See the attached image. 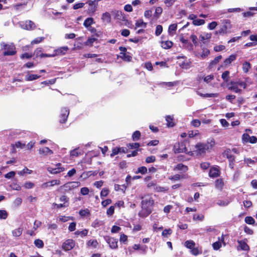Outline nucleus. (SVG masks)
Here are the masks:
<instances>
[{
	"instance_id": "79ce46f5",
	"label": "nucleus",
	"mask_w": 257,
	"mask_h": 257,
	"mask_svg": "<svg viewBox=\"0 0 257 257\" xmlns=\"http://www.w3.org/2000/svg\"><path fill=\"white\" fill-rule=\"evenodd\" d=\"M163 27L161 25H157L156 27L155 34L156 36H159L162 32Z\"/></svg>"
},
{
	"instance_id": "c03bdc74",
	"label": "nucleus",
	"mask_w": 257,
	"mask_h": 257,
	"mask_svg": "<svg viewBox=\"0 0 257 257\" xmlns=\"http://www.w3.org/2000/svg\"><path fill=\"white\" fill-rule=\"evenodd\" d=\"M250 136L247 134H244L242 136V139L243 142L248 143L249 141Z\"/></svg>"
},
{
	"instance_id": "09e8293b",
	"label": "nucleus",
	"mask_w": 257,
	"mask_h": 257,
	"mask_svg": "<svg viewBox=\"0 0 257 257\" xmlns=\"http://www.w3.org/2000/svg\"><path fill=\"white\" fill-rule=\"evenodd\" d=\"M32 172V170H29L28 168H25L22 171H20L18 174L20 175H23L26 173L31 174Z\"/></svg>"
},
{
	"instance_id": "58836bf2",
	"label": "nucleus",
	"mask_w": 257,
	"mask_h": 257,
	"mask_svg": "<svg viewBox=\"0 0 257 257\" xmlns=\"http://www.w3.org/2000/svg\"><path fill=\"white\" fill-rule=\"evenodd\" d=\"M229 203V201L228 200H218L217 201V204L219 206H227Z\"/></svg>"
},
{
	"instance_id": "cd10ccee",
	"label": "nucleus",
	"mask_w": 257,
	"mask_h": 257,
	"mask_svg": "<svg viewBox=\"0 0 257 257\" xmlns=\"http://www.w3.org/2000/svg\"><path fill=\"white\" fill-rule=\"evenodd\" d=\"M141 137V133L139 131H135L132 135V139L134 141H138Z\"/></svg>"
},
{
	"instance_id": "603ef678",
	"label": "nucleus",
	"mask_w": 257,
	"mask_h": 257,
	"mask_svg": "<svg viewBox=\"0 0 257 257\" xmlns=\"http://www.w3.org/2000/svg\"><path fill=\"white\" fill-rule=\"evenodd\" d=\"M210 166V163L208 162H203L200 164V167L203 170L207 169Z\"/></svg>"
},
{
	"instance_id": "4c0bfd02",
	"label": "nucleus",
	"mask_w": 257,
	"mask_h": 257,
	"mask_svg": "<svg viewBox=\"0 0 257 257\" xmlns=\"http://www.w3.org/2000/svg\"><path fill=\"white\" fill-rule=\"evenodd\" d=\"M60 181L58 180H53L48 182L45 183V184L49 185V186H53L55 185H59Z\"/></svg>"
},
{
	"instance_id": "3c124183",
	"label": "nucleus",
	"mask_w": 257,
	"mask_h": 257,
	"mask_svg": "<svg viewBox=\"0 0 257 257\" xmlns=\"http://www.w3.org/2000/svg\"><path fill=\"white\" fill-rule=\"evenodd\" d=\"M15 174H16L15 172L11 171V172L8 173L7 174H6L5 175V178H6L7 179H10V178L14 177L15 176Z\"/></svg>"
},
{
	"instance_id": "20e7f679",
	"label": "nucleus",
	"mask_w": 257,
	"mask_h": 257,
	"mask_svg": "<svg viewBox=\"0 0 257 257\" xmlns=\"http://www.w3.org/2000/svg\"><path fill=\"white\" fill-rule=\"evenodd\" d=\"M187 151V149L183 143H177L174 146V151L175 153L186 152Z\"/></svg>"
},
{
	"instance_id": "69168bd1",
	"label": "nucleus",
	"mask_w": 257,
	"mask_h": 257,
	"mask_svg": "<svg viewBox=\"0 0 257 257\" xmlns=\"http://www.w3.org/2000/svg\"><path fill=\"white\" fill-rule=\"evenodd\" d=\"M111 203V200L110 199H106L105 200H103L101 202V204L103 207H106L108 205L110 204Z\"/></svg>"
},
{
	"instance_id": "7ed1b4c3",
	"label": "nucleus",
	"mask_w": 257,
	"mask_h": 257,
	"mask_svg": "<svg viewBox=\"0 0 257 257\" xmlns=\"http://www.w3.org/2000/svg\"><path fill=\"white\" fill-rule=\"evenodd\" d=\"M4 49L6 50L4 52V56H12L16 53L15 50V46L13 44L11 45H5Z\"/></svg>"
},
{
	"instance_id": "f704fd0d",
	"label": "nucleus",
	"mask_w": 257,
	"mask_h": 257,
	"mask_svg": "<svg viewBox=\"0 0 257 257\" xmlns=\"http://www.w3.org/2000/svg\"><path fill=\"white\" fill-rule=\"evenodd\" d=\"M185 244L186 246L190 249L193 248L195 246V242L193 240H187Z\"/></svg>"
},
{
	"instance_id": "6e6d98bb",
	"label": "nucleus",
	"mask_w": 257,
	"mask_h": 257,
	"mask_svg": "<svg viewBox=\"0 0 257 257\" xmlns=\"http://www.w3.org/2000/svg\"><path fill=\"white\" fill-rule=\"evenodd\" d=\"M214 249L217 250L221 247V243L219 241H216L212 244Z\"/></svg>"
},
{
	"instance_id": "0eeeda50",
	"label": "nucleus",
	"mask_w": 257,
	"mask_h": 257,
	"mask_svg": "<svg viewBox=\"0 0 257 257\" xmlns=\"http://www.w3.org/2000/svg\"><path fill=\"white\" fill-rule=\"evenodd\" d=\"M69 114V110L67 108H63L61 110L60 122L65 123Z\"/></svg>"
},
{
	"instance_id": "a878e982",
	"label": "nucleus",
	"mask_w": 257,
	"mask_h": 257,
	"mask_svg": "<svg viewBox=\"0 0 257 257\" xmlns=\"http://www.w3.org/2000/svg\"><path fill=\"white\" fill-rule=\"evenodd\" d=\"M93 23V19L92 18H87L84 22L83 25L88 28Z\"/></svg>"
},
{
	"instance_id": "5fc2aeb1",
	"label": "nucleus",
	"mask_w": 257,
	"mask_h": 257,
	"mask_svg": "<svg viewBox=\"0 0 257 257\" xmlns=\"http://www.w3.org/2000/svg\"><path fill=\"white\" fill-rule=\"evenodd\" d=\"M44 37H38V38H37L35 40H33L31 42V44H38V43H40L41 42H42L44 40Z\"/></svg>"
},
{
	"instance_id": "ddd939ff",
	"label": "nucleus",
	"mask_w": 257,
	"mask_h": 257,
	"mask_svg": "<svg viewBox=\"0 0 257 257\" xmlns=\"http://www.w3.org/2000/svg\"><path fill=\"white\" fill-rule=\"evenodd\" d=\"M237 242L239 244L238 246L237 247V249H239L240 248L241 250H248L249 249V246L247 245V244L242 241V240H237Z\"/></svg>"
},
{
	"instance_id": "412c9836",
	"label": "nucleus",
	"mask_w": 257,
	"mask_h": 257,
	"mask_svg": "<svg viewBox=\"0 0 257 257\" xmlns=\"http://www.w3.org/2000/svg\"><path fill=\"white\" fill-rule=\"evenodd\" d=\"M215 185L216 188L218 189H222L223 186V182L222 179H218L215 181Z\"/></svg>"
},
{
	"instance_id": "4468645a",
	"label": "nucleus",
	"mask_w": 257,
	"mask_h": 257,
	"mask_svg": "<svg viewBox=\"0 0 257 257\" xmlns=\"http://www.w3.org/2000/svg\"><path fill=\"white\" fill-rule=\"evenodd\" d=\"M222 24L224 30H226L228 33L230 32V29H231V25L230 24V21L229 20H224L222 21Z\"/></svg>"
},
{
	"instance_id": "49530a36",
	"label": "nucleus",
	"mask_w": 257,
	"mask_h": 257,
	"mask_svg": "<svg viewBox=\"0 0 257 257\" xmlns=\"http://www.w3.org/2000/svg\"><path fill=\"white\" fill-rule=\"evenodd\" d=\"M147 172V168L146 167L143 166L140 167L138 169L137 173H140L142 174H144Z\"/></svg>"
},
{
	"instance_id": "393cba45",
	"label": "nucleus",
	"mask_w": 257,
	"mask_h": 257,
	"mask_svg": "<svg viewBox=\"0 0 257 257\" xmlns=\"http://www.w3.org/2000/svg\"><path fill=\"white\" fill-rule=\"evenodd\" d=\"M40 77V75L36 74H30L26 76V80L27 81H33L39 78Z\"/></svg>"
},
{
	"instance_id": "f8f14e48",
	"label": "nucleus",
	"mask_w": 257,
	"mask_h": 257,
	"mask_svg": "<svg viewBox=\"0 0 257 257\" xmlns=\"http://www.w3.org/2000/svg\"><path fill=\"white\" fill-rule=\"evenodd\" d=\"M220 171L215 167L211 168L209 172V176L211 178H216L219 176Z\"/></svg>"
},
{
	"instance_id": "338daca9",
	"label": "nucleus",
	"mask_w": 257,
	"mask_h": 257,
	"mask_svg": "<svg viewBox=\"0 0 257 257\" xmlns=\"http://www.w3.org/2000/svg\"><path fill=\"white\" fill-rule=\"evenodd\" d=\"M244 231L245 233L250 235L252 234L253 233V230L246 226L244 227Z\"/></svg>"
},
{
	"instance_id": "4d7b16f0",
	"label": "nucleus",
	"mask_w": 257,
	"mask_h": 257,
	"mask_svg": "<svg viewBox=\"0 0 257 257\" xmlns=\"http://www.w3.org/2000/svg\"><path fill=\"white\" fill-rule=\"evenodd\" d=\"M80 192L83 195H87L89 193V189L87 187H83L81 189Z\"/></svg>"
},
{
	"instance_id": "f257e3e1",
	"label": "nucleus",
	"mask_w": 257,
	"mask_h": 257,
	"mask_svg": "<svg viewBox=\"0 0 257 257\" xmlns=\"http://www.w3.org/2000/svg\"><path fill=\"white\" fill-rule=\"evenodd\" d=\"M142 210L139 212V216L141 217H146L152 212V207L154 201L150 196H145L142 197Z\"/></svg>"
},
{
	"instance_id": "423d86ee",
	"label": "nucleus",
	"mask_w": 257,
	"mask_h": 257,
	"mask_svg": "<svg viewBox=\"0 0 257 257\" xmlns=\"http://www.w3.org/2000/svg\"><path fill=\"white\" fill-rule=\"evenodd\" d=\"M105 240L109 244V247L112 249H116L117 248V239L109 237H104Z\"/></svg>"
},
{
	"instance_id": "5701e85b",
	"label": "nucleus",
	"mask_w": 257,
	"mask_h": 257,
	"mask_svg": "<svg viewBox=\"0 0 257 257\" xmlns=\"http://www.w3.org/2000/svg\"><path fill=\"white\" fill-rule=\"evenodd\" d=\"M221 58L222 56L221 55H219L217 57H215V59L210 63L209 67L211 68L213 67L214 65L217 64L221 59Z\"/></svg>"
},
{
	"instance_id": "72a5a7b5",
	"label": "nucleus",
	"mask_w": 257,
	"mask_h": 257,
	"mask_svg": "<svg viewBox=\"0 0 257 257\" xmlns=\"http://www.w3.org/2000/svg\"><path fill=\"white\" fill-rule=\"evenodd\" d=\"M34 244L35 245L39 247V248H42L44 246V243L43 241L39 239H37L34 241Z\"/></svg>"
},
{
	"instance_id": "9d476101",
	"label": "nucleus",
	"mask_w": 257,
	"mask_h": 257,
	"mask_svg": "<svg viewBox=\"0 0 257 257\" xmlns=\"http://www.w3.org/2000/svg\"><path fill=\"white\" fill-rule=\"evenodd\" d=\"M61 166L60 163H58L56 165V166L57 167L56 168H52V167H48L47 168V170L48 172H49L51 174H57L61 172H62L64 170V168L63 167H60Z\"/></svg>"
},
{
	"instance_id": "7c9ffc66",
	"label": "nucleus",
	"mask_w": 257,
	"mask_h": 257,
	"mask_svg": "<svg viewBox=\"0 0 257 257\" xmlns=\"http://www.w3.org/2000/svg\"><path fill=\"white\" fill-rule=\"evenodd\" d=\"M102 19L107 22H109L110 21V15L109 13L106 12L102 14Z\"/></svg>"
},
{
	"instance_id": "864d4df0",
	"label": "nucleus",
	"mask_w": 257,
	"mask_h": 257,
	"mask_svg": "<svg viewBox=\"0 0 257 257\" xmlns=\"http://www.w3.org/2000/svg\"><path fill=\"white\" fill-rule=\"evenodd\" d=\"M225 49V46L223 45L216 46L214 47V50L215 52H219Z\"/></svg>"
},
{
	"instance_id": "f03ea898",
	"label": "nucleus",
	"mask_w": 257,
	"mask_h": 257,
	"mask_svg": "<svg viewBox=\"0 0 257 257\" xmlns=\"http://www.w3.org/2000/svg\"><path fill=\"white\" fill-rule=\"evenodd\" d=\"M215 141L212 139L210 142L208 141L207 143H198L195 146V150L194 151L196 155H202L206 153V152H209L215 145Z\"/></svg>"
},
{
	"instance_id": "c85d7f7f",
	"label": "nucleus",
	"mask_w": 257,
	"mask_h": 257,
	"mask_svg": "<svg viewBox=\"0 0 257 257\" xmlns=\"http://www.w3.org/2000/svg\"><path fill=\"white\" fill-rule=\"evenodd\" d=\"M229 72L228 71H225L222 73L221 77L224 82H227L228 81L229 77Z\"/></svg>"
},
{
	"instance_id": "39448f33",
	"label": "nucleus",
	"mask_w": 257,
	"mask_h": 257,
	"mask_svg": "<svg viewBox=\"0 0 257 257\" xmlns=\"http://www.w3.org/2000/svg\"><path fill=\"white\" fill-rule=\"evenodd\" d=\"M100 0H94V1H88L86 4L89 6V8L88 9V12L89 13H94L97 9L98 6V2Z\"/></svg>"
},
{
	"instance_id": "a18cd8bd",
	"label": "nucleus",
	"mask_w": 257,
	"mask_h": 257,
	"mask_svg": "<svg viewBox=\"0 0 257 257\" xmlns=\"http://www.w3.org/2000/svg\"><path fill=\"white\" fill-rule=\"evenodd\" d=\"M155 160H156L155 157L154 156H151L148 157L146 159V162L147 163H151L154 162L155 161Z\"/></svg>"
},
{
	"instance_id": "13d9d810",
	"label": "nucleus",
	"mask_w": 257,
	"mask_h": 257,
	"mask_svg": "<svg viewBox=\"0 0 257 257\" xmlns=\"http://www.w3.org/2000/svg\"><path fill=\"white\" fill-rule=\"evenodd\" d=\"M114 211V207L113 206H111L107 210V214L108 215H111L113 214Z\"/></svg>"
},
{
	"instance_id": "bf43d9fd",
	"label": "nucleus",
	"mask_w": 257,
	"mask_h": 257,
	"mask_svg": "<svg viewBox=\"0 0 257 257\" xmlns=\"http://www.w3.org/2000/svg\"><path fill=\"white\" fill-rule=\"evenodd\" d=\"M177 25L176 24H173L170 25L169 27V32H171V31H175L177 29Z\"/></svg>"
},
{
	"instance_id": "dca6fc26",
	"label": "nucleus",
	"mask_w": 257,
	"mask_h": 257,
	"mask_svg": "<svg viewBox=\"0 0 257 257\" xmlns=\"http://www.w3.org/2000/svg\"><path fill=\"white\" fill-rule=\"evenodd\" d=\"M236 59L235 55H230L228 58L225 59L224 61V65L225 66H227L229 65L232 62L234 61Z\"/></svg>"
},
{
	"instance_id": "0e129e2a",
	"label": "nucleus",
	"mask_w": 257,
	"mask_h": 257,
	"mask_svg": "<svg viewBox=\"0 0 257 257\" xmlns=\"http://www.w3.org/2000/svg\"><path fill=\"white\" fill-rule=\"evenodd\" d=\"M172 231L171 229H166L164 230L163 231L162 233V235L163 236H166L168 234H171L172 233Z\"/></svg>"
},
{
	"instance_id": "b1692460",
	"label": "nucleus",
	"mask_w": 257,
	"mask_h": 257,
	"mask_svg": "<svg viewBox=\"0 0 257 257\" xmlns=\"http://www.w3.org/2000/svg\"><path fill=\"white\" fill-rule=\"evenodd\" d=\"M175 169L178 170H181L183 172H186L188 170V167L184 165L183 164L180 163L177 165Z\"/></svg>"
},
{
	"instance_id": "6e6552de",
	"label": "nucleus",
	"mask_w": 257,
	"mask_h": 257,
	"mask_svg": "<svg viewBox=\"0 0 257 257\" xmlns=\"http://www.w3.org/2000/svg\"><path fill=\"white\" fill-rule=\"evenodd\" d=\"M227 85L229 90L235 93H241V90L238 88L237 83L235 81H231L227 83Z\"/></svg>"
},
{
	"instance_id": "8fccbe9b",
	"label": "nucleus",
	"mask_w": 257,
	"mask_h": 257,
	"mask_svg": "<svg viewBox=\"0 0 257 257\" xmlns=\"http://www.w3.org/2000/svg\"><path fill=\"white\" fill-rule=\"evenodd\" d=\"M108 192H109V191L107 189H106V188L102 189V190H101V191L100 192L101 197L106 196L108 195Z\"/></svg>"
},
{
	"instance_id": "680f3d73",
	"label": "nucleus",
	"mask_w": 257,
	"mask_h": 257,
	"mask_svg": "<svg viewBox=\"0 0 257 257\" xmlns=\"http://www.w3.org/2000/svg\"><path fill=\"white\" fill-rule=\"evenodd\" d=\"M204 219V216L202 214L194 215L193 219L198 220L200 221L203 220Z\"/></svg>"
},
{
	"instance_id": "c9c22d12",
	"label": "nucleus",
	"mask_w": 257,
	"mask_h": 257,
	"mask_svg": "<svg viewBox=\"0 0 257 257\" xmlns=\"http://www.w3.org/2000/svg\"><path fill=\"white\" fill-rule=\"evenodd\" d=\"M8 216V212L5 210H0V219H6Z\"/></svg>"
},
{
	"instance_id": "ea45409f",
	"label": "nucleus",
	"mask_w": 257,
	"mask_h": 257,
	"mask_svg": "<svg viewBox=\"0 0 257 257\" xmlns=\"http://www.w3.org/2000/svg\"><path fill=\"white\" fill-rule=\"evenodd\" d=\"M140 146V145L138 143H130L127 145L128 148L131 149H138Z\"/></svg>"
},
{
	"instance_id": "2f4dec72",
	"label": "nucleus",
	"mask_w": 257,
	"mask_h": 257,
	"mask_svg": "<svg viewBox=\"0 0 257 257\" xmlns=\"http://www.w3.org/2000/svg\"><path fill=\"white\" fill-rule=\"evenodd\" d=\"M163 10L162 8L160 7H158L156 8L155 10V13L154 14V17L156 18H158L160 15L162 13Z\"/></svg>"
},
{
	"instance_id": "e433bc0d",
	"label": "nucleus",
	"mask_w": 257,
	"mask_h": 257,
	"mask_svg": "<svg viewBox=\"0 0 257 257\" xmlns=\"http://www.w3.org/2000/svg\"><path fill=\"white\" fill-rule=\"evenodd\" d=\"M205 21L202 19H195L193 21V24L195 26H200L203 25Z\"/></svg>"
},
{
	"instance_id": "9b49d317",
	"label": "nucleus",
	"mask_w": 257,
	"mask_h": 257,
	"mask_svg": "<svg viewBox=\"0 0 257 257\" xmlns=\"http://www.w3.org/2000/svg\"><path fill=\"white\" fill-rule=\"evenodd\" d=\"M21 27L23 29L30 30L34 29L36 26L33 22L31 21H26L24 24H21Z\"/></svg>"
},
{
	"instance_id": "e2e57ef3",
	"label": "nucleus",
	"mask_w": 257,
	"mask_h": 257,
	"mask_svg": "<svg viewBox=\"0 0 257 257\" xmlns=\"http://www.w3.org/2000/svg\"><path fill=\"white\" fill-rule=\"evenodd\" d=\"M213 78L214 76L212 75H207L204 77V81L207 83H209L213 79Z\"/></svg>"
},
{
	"instance_id": "052dcab7",
	"label": "nucleus",
	"mask_w": 257,
	"mask_h": 257,
	"mask_svg": "<svg viewBox=\"0 0 257 257\" xmlns=\"http://www.w3.org/2000/svg\"><path fill=\"white\" fill-rule=\"evenodd\" d=\"M84 5H85L84 3H83L76 4L73 6V8L74 10H77L79 8H81L83 7Z\"/></svg>"
},
{
	"instance_id": "6ab92c4d",
	"label": "nucleus",
	"mask_w": 257,
	"mask_h": 257,
	"mask_svg": "<svg viewBox=\"0 0 257 257\" xmlns=\"http://www.w3.org/2000/svg\"><path fill=\"white\" fill-rule=\"evenodd\" d=\"M173 43L170 41L162 42V47L164 49H167L172 47Z\"/></svg>"
},
{
	"instance_id": "bb28decb",
	"label": "nucleus",
	"mask_w": 257,
	"mask_h": 257,
	"mask_svg": "<svg viewBox=\"0 0 257 257\" xmlns=\"http://www.w3.org/2000/svg\"><path fill=\"white\" fill-rule=\"evenodd\" d=\"M120 57L124 61L129 62L132 59V57L125 53L120 52Z\"/></svg>"
},
{
	"instance_id": "aec40b11",
	"label": "nucleus",
	"mask_w": 257,
	"mask_h": 257,
	"mask_svg": "<svg viewBox=\"0 0 257 257\" xmlns=\"http://www.w3.org/2000/svg\"><path fill=\"white\" fill-rule=\"evenodd\" d=\"M251 68V64L248 62H245L242 64V70L244 73H247Z\"/></svg>"
},
{
	"instance_id": "a211bd4d",
	"label": "nucleus",
	"mask_w": 257,
	"mask_h": 257,
	"mask_svg": "<svg viewBox=\"0 0 257 257\" xmlns=\"http://www.w3.org/2000/svg\"><path fill=\"white\" fill-rule=\"evenodd\" d=\"M23 231V229L21 227L16 228L12 231L13 235L15 237H19L22 234Z\"/></svg>"
},
{
	"instance_id": "774afa93",
	"label": "nucleus",
	"mask_w": 257,
	"mask_h": 257,
	"mask_svg": "<svg viewBox=\"0 0 257 257\" xmlns=\"http://www.w3.org/2000/svg\"><path fill=\"white\" fill-rule=\"evenodd\" d=\"M217 24L216 22H212L208 25V28L210 30H213L217 26Z\"/></svg>"
},
{
	"instance_id": "de8ad7c7",
	"label": "nucleus",
	"mask_w": 257,
	"mask_h": 257,
	"mask_svg": "<svg viewBox=\"0 0 257 257\" xmlns=\"http://www.w3.org/2000/svg\"><path fill=\"white\" fill-rule=\"evenodd\" d=\"M211 34L207 33L205 35H200V38L201 41H204V40H207L211 38Z\"/></svg>"
},
{
	"instance_id": "a19ab883",
	"label": "nucleus",
	"mask_w": 257,
	"mask_h": 257,
	"mask_svg": "<svg viewBox=\"0 0 257 257\" xmlns=\"http://www.w3.org/2000/svg\"><path fill=\"white\" fill-rule=\"evenodd\" d=\"M98 244V242L96 240H90L87 242V245L89 246H93L96 247Z\"/></svg>"
},
{
	"instance_id": "473e14b6",
	"label": "nucleus",
	"mask_w": 257,
	"mask_h": 257,
	"mask_svg": "<svg viewBox=\"0 0 257 257\" xmlns=\"http://www.w3.org/2000/svg\"><path fill=\"white\" fill-rule=\"evenodd\" d=\"M244 221L246 223L248 224H254L255 221L251 216H247L245 218Z\"/></svg>"
},
{
	"instance_id": "2eb2a0df",
	"label": "nucleus",
	"mask_w": 257,
	"mask_h": 257,
	"mask_svg": "<svg viewBox=\"0 0 257 257\" xmlns=\"http://www.w3.org/2000/svg\"><path fill=\"white\" fill-rule=\"evenodd\" d=\"M39 153L44 155H47L48 154H52L53 151L48 147H44L39 149Z\"/></svg>"
},
{
	"instance_id": "4be33fe9",
	"label": "nucleus",
	"mask_w": 257,
	"mask_h": 257,
	"mask_svg": "<svg viewBox=\"0 0 257 257\" xmlns=\"http://www.w3.org/2000/svg\"><path fill=\"white\" fill-rule=\"evenodd\" d=\"M202 50V52L200 54V57L203 59L210 54V51L205 47L203 48Z\"/></svg>"
},
{
	"instance_id": "c756f323",
	"label": "nucleus",
	"mask_w": 257,
	"mask_h": 257,
	"mask_svg": "<svg viewBox=\"0 0 257 257\" xmlns=\"http://www.w3.org/2000/svg\"><path fill=\"white\" fill-rule=\"evenodd\" d=\"M147 24L143 22L142 20H139L136 23V26L137 27H143L146 28Z\"/></svg>"
},
{
	"instance_id": "1a4fd4ad",
	"label": "nucleus",
	"mask_w": 257,
	"mask_h": 257,
	"mask_svg": "<svg viewBox=\"0 0 257 257\" xmlns=\"http://www.w3.org/2000/svg\"><path fill=\"white\" fill-rule=\"evenodd\" d=\"M75 243L72 239H68L64 242L62 245V248L65 250H70L72 249Z\"/></svg>"
},
{
	"instance_id": "f3484780",
	"label": "nucleus",
	"mask_w": 257,
	"mask_h": 257,
	"mask_svg": "<svg viewBox=\"0 0 257 257\" xmlns=\"http://www.w3.org/2000/svg\"><path fill=\"white\" fill-rule=\"evenodd\" d=\"M166 120L167 122V125L168 127H173L175 125L173 122V117L171 115H167Z\"/></svg>"
},
{
	"instance_id": "37998d69",
	"label": "nucleus",
	"mask_w": 257,
	"mask_h": 257,
	"mask_svg": "<svg viewBox=\"0 0 257 257\" xmlns=\"http://www.w3.org/2000/svg\"><path fill=\"white\" fill-rule=\"evenodd\" d=\"M22 200L21 198L18 197L17 198L15 201H14V205L16 207H18L22 204Z\"/></svg>"
}]
</instances>
